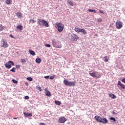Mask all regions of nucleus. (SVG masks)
<instances>
[{"mask_svg":"<svg viewBox=\"0 0 125 125\" xmlns=\"http://www.w3.org/2000/svg\"><path fill=\"white\" fill-rule=\"evenodd\" d=\"M52 44L53 47H55V48H61L62 47L61 42L59 41H56L55 39L52 41Z\"/></svg>","mask_w":125,"mask_h":125,"instance_id":"nucleus-1","label":"nucleus"},{"mask_svg":"<svg viewBox=\"0 0 125 125\" xmlns=\"http://www.w3.org/2000/svg\"><path fill=\"white\" fill-rule=\"evenodd\" d=\"M55 27L57 29L58 32L61 33L64 30V25L61 22H56L55 24Z\"/></svg>","mask_w":125,"mask_h":125,"instance_id":"nucleus-2","label":"nucleus"},{"mask_svg":"<svg viewBox=\"0 0 125 125\" xmlns=\"http://www.w3.org/2000/svg\"><path fill=\"white\" fill-rule=\"evenodd\" d=\"M38 24H39L40 26H45V27H49V24H48V23H47L46 21L42 19H38Z\"/></svg>","mask_w":125,"mask_h":125,"instance_id":"nucleus-3","label":"nucleus"},{"mask_svg":"<svg viewBox=\"0 0 125 125\" xmlns=\"http://www.w3.org/2000/svg\"><path fill=\"white\" fill-rule=\"evenodd\" d=\"M74 30L77 33H82L83 35H86V34H87L86 30H85V29L83 28H80L79 27H75L74 28Z\"/></svg>","mask_w":125,"mask_h":125,"instance_id":"nucleus-4","label":"nucleus"},{"mask_svg":"<svg viewBox=\"0 0 125 125\" xmlns=\"http://www.w3.org/2000/svg\"><path fill=\"white\" fill-rule=\"evenodd\" d=\"M63 83L65 85H68V86H75L76 85L75 82H69L67 79L63 81Z\"/></svg>","mask_w":125,"mask_h":125,"instance_id":"nucleus-5","label":"nucleus"},{"mask_svg":"<svg viewBox=\"0 0 125 125\" xmlns=\"http://www.w3.org/2000/svg\"><path fill=\"white\" fill-rule=\"evenodd\" d=\"M123 21H117L116 22V25L115 27L117 28V29H122L123 28Z\"/></svg>","mask_w":125,"mask_h":125,"instance_id":"nucleus-6","label":"nucleus"},{"mask_svg":"<svg viewBox=\"0 0 125 125\" xmlns=\"http://www.w3.org/2000/svg\"><path fill=\"white\" fill-rule=\"evenodd\" d=\"M11 65H12V66H14V62L11 61H10L8 63H6L5 64V67L7 68V69H10V68L12 67Z\"/></svg>","mask_w":125,"mask_h":125,"instance_id":"nucleus-7","label":"nucleus"},{"mask_svg":"<svg viewBox=\"0 0 125 125\" xmlns=\"http://www.w3.org/2000/svg\"><path fill=\"white\" fill-rule=\"evenodd\" d=\"M117 86L120 89H125V85L123 84L120 81L118 82Z\"/></svg>","mask_w":125,"mask_h":125,"instance_id":"nucleus-8","label":"nucleus"},{"mask_svg":"<svg viewBox=\"0 0 125 125\" xmlns=\"http://www.w3.org/2000/svg\"><path fill=\"white\" fill-rule=\"evenodd\" d=\"M66 121H67V119H66V118L64 117H61L59 119V123H60V124H64V123Z\"/></svg>","mask_w":125,"mask_h":125,"instance_id":"nucleus-9","label":"nucleus"},{"mask_svg":"<svg viewBox=\"0 0 125 125\" xmlns=\"http://www.w3.org/2000/svg\"><path fill=\"white\" fill-rule=\"evenodd\" d=\"M72 41H78L79 37L77 34H73L71 36Z\"/></svg>","mask_w":125,"mask_h":125,"instance_id":"nucleus-10","label":"nucleus"},{"mask_svg":"<svg viewBox=\"0 0 125 125\" xmlns=\"http://www.w3.org/2000/svg\"><path fill=\"white\" fill-rule=\"evenodd\" d=\"M3 45H1V47H4V48H6L7 47H8V43H7V42L3 41Z\"/></svg>","mask_w":125,"mask_h":125,"instance_id":"nucleus-11","label":"nucleus"},{"mask_svg":"<svg viewBox=\"0 0 125 125\" xmlns=\"http://www.w3.org/2000/svg\"><path fill=\"white\" fill-rule=\"evenodd\" d=\"M23 115L24 117H26V118H28V117H33V114L32 113L28 112H23Z\"/></svg>","mask_w":125,"mask_h":125,"instance_id":"nucleus-12","label":"nucleus"},{"mask_svg":"<svg viewBox=\"0 0 125 125\" xmlns=\"http://www.w3.org/2000/svg\"><path fill=\"white\" fill-rule=\"evenodd\" d=\"M101 123H102V124H107V123H108V120L106 118L103 117L102 118Z\"/></svg>","mask_w":125,"mask_h":125,"instance_id":"nucleus-13","label":"nucleus"},{"mask_svg":"<svg viewBox=\"0 0 125 125\" xmlns=\"http://www.w3.org/2000/svg\"><path fill=\"white\" fill-rule=\"evenodd\" d=\"M95 119H96V121H97V122H99V123H101L102 118H101V117L100 116H98L97 115L95 116Z\"/></svg>","mask_w":125,"mask_h":125,"instance_id":"nucleus-14","label":"nucleus"},{"mask_svg":"<svg viewBox=\"0 0 125 125\" xmlns=\"http://www.w3.org/2000/svg\"><path fill=\"white\" fill-rule=\"evenodd\" d=\"M29 22L32 24H34V23L37 22V18H33V19H30Z\"/></svg>","mask_w":125,"mask_h":125,"instance_id":"nucleus-15","label":"nucleus"},{"mask_svg":"<svg viewBox=\"0 0 125 125\" xmlns=\"http://www.w3.org/2000/svg\"><path fill=\"white\" fill-rule=\"evenodd\" d=\"M18 18L21 19L22 18V13L20 12L16 13Z\"/></svg>","mask_w":125,"mask_h":125,"instance_id":"nucleus-16","label":"nucleus"},{"mask_svg":"<svg viewBox=\"0 0 125 125\" xmlns=\"http://www.w3.org/2000/svg\"><path fill=\"white\" fill-rule=\"evenodd\" d=\"M109 97H111L112 99H116L117 96H115V95L113 93H110L109 94Z\"/></svg>","mask_w":125,"mask_h":125,"instance_id":"nucleus-17","label":"nucleus"},{"mask_svg":"<svg viewBox=\"0 0 125 125\" xmlns=\"http://www.w3.org/2000/svg\"><path fill=\"white\" fill-rule=\"evenodd\" d=\"M89 75L90 76H91V77H92L93 78H96V76L97 74L95 72H93L92 73H90Z\"/></svg>","mask_w":125,"mask_h":125,"instance_id":"nucleus-18","label":"nucleus"},{"mask_svg":"<svg viewBox=\"0 0 125 125\" xmlns=\"http://www.w3.org/2000/svg\"><path fill=\"white\" fill-rule=\"evenodd\" d=\"M36 63H38V64H40L42 62V59L40 58H36Z\"/></svg>","mask_w":125,"mask_h":125,"instance_id":"nucleus-19","label":"nucleus"},{"mask_svg":"<svg viewBox=\"0 0 125 125\" xmlns=\"http://www.w3.org/2000/svg\"><path fill=\"white\" fill-rule=\"evenodd\" d=\"M67 3L70 5V6H74V3H73V1H72L71 0H67Z\"/></svg>","mask_w":125,"mask_h":125,"instance_id":"nucleus-20","label":"nucleus"},{"mask_svg":"<svg viewBox=\"0 0 125 125\" xmlns=\"http://www.w3.org/2000/svg\"><path fill=\"white\" fill-rule=\"evenodd\" d=\"M29 52L31 55H33V56L36 55V53L32 50H29Z\"/></svg>","mask_w":125,"mask_h":125,"instance_id":"nucleus-21","label":"nucleus"},{"mask_svg":"<svg viewBox=\"0 0 125 125\" xmlns=\"http://www.w3.org/2000/svg\"><path fill=\"white\" fill-rule=\"evenodd\" d=\"M45 93L46 96H48L49 97H50V96H51V94H50V92H49V91H47Z\"/></svg>","mask_w":125,"mask_h":125,"instance_id":"nucleus-22","label":"nucleus"},{"mask_svg":"<svg viewBox=\"0 0 125 125\" xmlns=\"http://www.w3.org/2000/svg\"><path fill=\"white\" fill-rule=\"evenodd\" d=\"M17 29H19V30L22 31V29H23V26L22 25H18L17 26Z\"/></svg>","mask_w":125,"mask_h":125,"instance_id":"nucleus-23","label":"nucleus"},{"mask_svg":"<svg viewBox=\"0 0 125 125\" xmlns=\"http://www.w3.org/2000/svg\"><path fill=\"white\" fill-rule=\"evenodd\" d=\"M11 2H12V0H6V4H11Z\"/></svg>","mask_w":125,"mask_h":125,"instance_id":"nucleus-24","label":"nucleus"},{"mask_svg":"<svg viewBox=\"0 0 125 125\" xmlns=\"http://www.w3.org/2000/svg\"><path fill=\"white\" fill-rule=\"evenodd\" d=\"M104 58V62H108V59L109 58V57L105 56Z\"/></svg>","mask_w":125,"mask_h":125,"instance_id":"nucleus-25","label":"nucleus"},{"mask_svg":"<svg viewBox=\"0 0 125 125\" xmlns=\"http://www.w3.org/2000/svg\"><path fill=\"white\" fill-rule=\"evenodd\" d=\"M55 104H56V105H61V102L58 101H55Z\"/></svg>","mask_w":125,"mask_h":125,"instance_id":"nucleus-26","label":"nucleus"},{"mask_svg":"<svg viewBox=\"0 0 125 125\" xmlns=\"http://www.w3.org/2000/svg\"><path fill=\"white\" fill-rule=\"evenodd\" d=\"M88 11H89V12H94V13H96V11H95V10L88 9Z\"/></svg>","mask_w":125,"mask_h":125,"instance_id":"nucleus-27","label":"nucleus"},{"mask_svg":"<svg viewBox=\"0 0 125 125\" xmlns=\"http://www.w3.org/2000/svg\"><path fill=\"white\" fill-rule=\"evenodd\" d=\"M37 89H38V90H39L40 91H42V87L39 86H37L36 87Z\"/></svg>","mask_w":125,"mask_h":125,"instance_id":"nucleus-28","label":"nucleus"},{"mask_svg":"<svg viewBox=\"0 0 125 125\" xmlns=\"http://www.w3.org/2000/svg\"><path fill=\"white\" fill-rule=\"evenodd\" d=\"M27 80L28 81H29V82H32V81H33V78H32L31 77H28L27 78Z\"/></svg>","mask_w":125,"mask_h":125,"instance_id":"nucleus-29","label":"nucleus"},{"mask_svg":"<svg viewBox=\"0 0 125 125\" xmlns=\"http://www.w3.org/2000/svg\"><path fill=\"white\" fill-rule=\"evenodd\" d=\"M3 30V26L2 24H0V31H2Z\"/></svg>","mask_w":125,"mask_h":125,"instance_id":"nucleus-30","label":"nucleus"},{"mask_svg":"<svg viewBox=\"0 0 125 125\" xmlns=\"http://www.w3.org/2000/svg\"><path fill=\"white\" fill-rule=\"evenodd\" d=\"M15 70H16V68H15V67H13L10 70V71L11 72H15Z\"/></svg>","mask_w":125,"mask_h":125,"instance_id":"nucleus-31","label":"nucleus"},{"mask_svg":"<svg viewBox=\"0 0 125 125\" xmlns=\"http://www.w3.org/2000/svg\"><path fill=\"white\" fill-rule=\"evenodd\" d=\"M55 78V75H53L49 77L50 80H53Z\"/></svg>","mask_w":125,"mask_h":125,"instance_id":"nucleus-32","label":"nucleus"},{"mask_svg":"<svg viewBox=\"0 0 125 125\" xmlns=\"http://www.w3.org/2000/svg\"><path fill=\"white\" fill-rule=\"evenodd\" d=\"M45 46L46 47H51V45L49 44H45Z\"/></svg>","mask_w":125,"mask_h":125,"instance_id":"nucleus-33","label":"nucleus"},{"mask_svg":"<svg viewBox=\"0 0 125 125\" xmlns=\"http://www.w3.org/2000/svg\"><path fill=\"white\" fill-rule=\"evenodd\" d=\"M98 22H99V23H101V22H102V19L101 18L98 19Z\"/></svg>","mask_w":125,"mask_h":125,"instance_id":"nucleus-34","label":"nucleus"},{"mask_svg":"<svg viewBox=\"0 0 125 125\" xmlns=\"http://www.w3.org/2000/svg\"><path fill=\"white\" fill-rule=\"evenodd\" d=\"M110 120H111V121H113V122H116V119H115L114 118H113V117H111L110 118Z\"/></svg>","mask_w":125,"mask_h":125,"instance_id":"nucleus-35","label":"nucleus"},{"mask_svg":"<svg viewBox=\"0 0 125 125\" xmlns=\"http://www.w3.org/2000/svg\"><path fill=\"white\" fill-rule=\"evenodd\" d=\"M21 62H22V63H26V60H25V59H21Z\"/></svg>","mask_w":125,"mask_h":125,"instance_id":"nucleus-36","label":"nucleus"},{"mask_svg":"<svg viewBox=\"0 0 125 125\" xmlns=\"http://www.w3.org/2000/svg\"><path fill=\"white\" fill-rule=\"evenodd\" d=\"M13 83H18V82H17V81L13 79L12 80Z\"/></svg>","mask_w":125,"mask_h":125,"instance_id":"nucleus-37","label":"nucleus"},{"mask_svg":"<svg viewBox=\"0 0 125 125\" xmlns=\"http://www.w3.org/2000/svg\"><path fill=\"white\" fill-rule=\"evenodd\" d=\"M20 65H16V69H20Z\"/></svg>","mask_w":125,"mask_h":125,"instance_id":"nucleus-38","label":"nucleus"},{"mask_svg":"<svg viewBox=\"0 0 125 125\" xmlns=\"http://www.w3.org/2000/svg\"><path fill=\"white\" fill-rule=\"evenodd\" d=\"M121 81L125 83V78L122 79Z\"/></svg>","mask_w":125,"mask_h":125,"instance_id":"nucleus-39","label":"nucleus"},{"mask_svg":"<svg viewBox=\"0 0 125 125\" xmlns=\"http://www.w3.org/2000/svg\"><path fill=\"white\" fill-rule=\"evenodd\" d=\"M44 78V79H49V76H45Z\"/></svg>","mask_w":125,"mask_h":125,"instance_id":"nucleus-40","label":"nucleus"},{"mask_svg":"<svg viewBox=\"0 0 125 125\" xmlns=\"http://www.w3.org/2000/svg\"><path fill=\"white\" fill-rule=\"evenodd\" d=\"M10 37H11V38H12V39H14V37H13V35H10Z\"/></svg>","mask_w":125,"mask_h":125,"instance_id":"nucleus-41","label":"nucleus"},{"mask_svg":"<svg viewBox=\"0 0 125 125\" xmlns=\"http://www.w3.org/2000/svg\"><path fill=\"white\" fill-rule=\"evenodd\" d=\"M112 115H117V113H116V112L113 111V112H112Z\"/></svg>","mask_w":125,"mask_h":125,"instance_id":"nucleus-42","label":"nucleus"},{"mask_svg":"<svg viewBox=\"0 0 125 125\" xmlns=\"http://www.w3.org/2000/svg\"><path fill=\"white\" fill-rule=\"evenodd\" d=\"M25 99H29V96H26L25 97Z\"/></svg>","mask_w":125,"mask_h":125,"instance_id":"nucleus-43","label":"nucleus"},{"mask_svg":"<svg viewBox=\"0 0 125 125\" xmlns=\"http://www.w3.org/2000/svg\"><path fill=\"white\" fill-rule=\"evenodd\" d=\"M100 13H103V14H104V12H103V11H101V10H100Z\"/></svg>","mask_w":125,"mask_h":125,"instance_id":"nucleus-44","label":"nucleus"},{"mask_svg":"<svg viewBox=\"0 0 125 125\" xmlns=\"http://www.w3.org/2000/svg\"><path fill=\"white\" fill-rule=\"evenodd\" d=\"M44 90H45V91H47V88H45V89H44Z\"/></svg>","mask_w":125,"mask_h":125,"instance_id":"nucleus-45","label":"nucleus"},{"mask_svg":"<svg viewBox=\"0 0 125 125\" xmlns=\"http://www.w3.org/2000/svg\"><path fill=\"white\" fill-rule=\"evenodd\" d=\"M14 120H17V118H14Z\"/></svg>","mask_w":125,"mask_h":125,"instance_id":"nucleus-46","label":"nucleus"},{"mask_svg":"<svg viewBox=\"0 0 125 125\" xmlns=\"http://www.w3.org/2000/svg\"><path fill=\"white\" fill-rule=\"evenodd\" d=\"M0 70H1V69L0 68Z\"/></svg>","mask_w":125,"mask_h":125,"instance_id":"nucleus-47","label":"nucleus"}]
</instances>
